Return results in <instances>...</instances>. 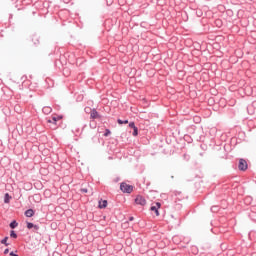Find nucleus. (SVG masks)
I'll use <instances>...</instances> for the list:
<instances>
[{
	"label": "nucleus",
	"mask_w": 256,
	"mask_h": 256,
	"mask_svg": "<svg viewBox=\"0 0 256 256\" xmlns=\"http://www.w3.org/2000/svg\"><path fill=\"white\" fill-rule=\"evenodd\" d=\"M120 190L123 192V193H132L133 191V186L125 183V182H122L120 184Z\"/></svg>",
	"instance_id": "nucleus-1"
},
{
	"label": "nucleus",
	"mask_w": 256,
	"mask_h": 256,
	"mask_svg": "<svg viewBox=\"0 0 256 256\" xmlns=\"http://www.w3.org/2000/svg\"><path fill=\"white\" fill-rule=\"evenodd\" d=\"M159 209H161V203L156 202L155 205L150 207V211H154L156 217H159Z\"/></svg>",
	"instance_id": "nucleus-2"
},
{
	"label": "nucleus",
	"mask_w": 256,
	"mask_h": 256,
	"mask_svg": "<svg viewBox=\"0 0 256 256\" xmlns=\"http://www.w3.org/2000/svg\"><path fill=\"white\" fill-rule=\"evenodd\" d=\"M238 169L240 171H247V161H245V159L239 160Z\"/></svg>",
	"instance_id": "nucleus-3"
},
{
	"label": "nucleus",
	"mask_w": 256,
	"mask_h": 256,
	"mask_svg": "<svg viewBox=\"0 0 256 256\" xmlns=\"http://www.w3.org/2000/svg\"><path fill=\"white\" fill-rule=\"evenodd\" d=\"M135 203L137 205H146L147 204V200H145V198L143 196H137L135 199Z\"/></svg>",
	"instance_id": "nucleus-4"
},
{
	"label": "nucleus",
	"mask_w": 256,
	"mask_h": 256,
	"mask_svg": "<svg viewBox=\"0 0 256 256\" xmlns=\"http://www.w3.org/2000/svg\"><path fill=\"white\" fill-rule=\"evenodd\" d=\"M90 117L92 119H97V117H99V112H97V110H92L90 113Z\"/></svg>",
	"instance_id": "nucleus-5"
},
{
	"label": "nucleus",
	"mask_w": 256,
	"mask_h": 256,
	"mask_svg": "<svg viewBox=\"0 0 256 256\" xmlns=\"http://www.w3.org/2000/svg\"><path fill=\"white\" fill-rule=\"evenodd\" d=\"M25 215L27 217H33V215H35V211H33V209H28L25 211Z\"/></svg>",
	"instance_id": "nucleus-6"
},
{
	"label": "nucleus",
	"mask_w": 256,
	"mask_h": 256,
	"mask_svg": "<svg viewBox=\"0 0 256 256\" xmlns=\"http://www.w3.org/2000/svg\"><path fill=\"white\" fill-rule=\"evenodd\" d=\"M43 113H45V115H49V113H51L52 109L49 106H46L42 109Z\"/></svg>",
	"instance_id": "nucleus-7"
},
{
	"label": "nucleus",
	"mask_w": 256,
	"mask_h": 256,
	"mask_svg": "<svg viewBox=\"0 0 256 256\" xmlns=\"http://www.w3.org/2000/svg\"><path fill=\"white\" fill-rule=\"evenodd\" d=\"M105 207H107V200L99 202V208L100 209H105Z\"/></svg>",
	"instance_id": "nucleus-8"
},
{
	"label": "nucleus",
	"mask_w": 256,
	"mask_h": 256,
	"mask_svg": "<svg viewBox=\"0 0 256 256\" xmlns=\"http://www.w3.org/2000/svg\"><path fill=\"white\" fill-rule=\"evenodd\" d=\"M11 201V196L9 193H6L4 196V203H9Z\"/></svg>",
	"instance_id": "nucleus-9"
},
{
	"label": "nucleus",
	"mask_w": 256,
	"mask_h": 256,
	"mask_svg": "<svg viewBox=\"0 0 256 256\" xmlns=\"http://www.w3.org/2000/svg\"><path fill=\"white\" fill-rule=\"evenodd\" d=\"M17 225H19V223H17V221L13 220L11 223H10V229H15L17 227Z\"/></svg>",
	"instance_id": "nucleus-10"
},
{
	"label": "nucleus",
	"mask_w": 256,
	"mask_h": 256,
	"mask_svg": "<svg viewBox=\"0 0 256 256\" xmlns=\"http://www.w3.org/2000/svg\"><path fill=\"white\" fill-rule=\"evenodd\" d=\"M9 240V237H5L4 239L1 240L2 245H5L6 247H9V243L7 241Z\"/></svg>",
	"instance_id": "nucleus-11"
},
{
	"label": "nucleus",
	"mask_w": 256,
	"mask_h": 256,
	"mask_svg": "<svg viewBox=\"0 0 256 256\" xmlns=\"http://www.w3.org/2000/svg\"><path fill=\"white\" fill-rule=\"evenodd\" d=\"M117 123H118L119 125H127V123H129V120H121V119H118V120H117Z\"/></svg>",
	"instance_id": "nucleus-12"
},
{
	"label": "nucleus",
	"mask_w": 256,
	"mask_h": 256,
	"mask_svg": "<svg viewBox=\"0 0 256 256\" xmlns=\"http://www.w3.org/2000/svg\"><path fill=\"white\" fill-rule=\"evenodd\" d=\"M10 237H11L12 239H17V233H16L14 230H12V231L10 232Z\"/></svg>",
	"instance_id": "nucleus-13"
},
{
	"label": "nucleus",
	"mask_w": 256,
	"mask_h": 256,
	"mask_svg": "<svg viewBox=\"0 0 256 256\" xmlns=\"http://www.w3.org/2000/svg\"><path fill=\"white\" fill-rule=\"evenodd\" d=\"M211 211L212 213H217V211H219V206H212Z\"/></svg>",
	"instance_id": "nucleus-14"
},
{
	"label": "nucleus",
	"mask_w": 256,
	"mask_h": 256,
	"mask_svg": "<svg viewBox=\"0 0 256 256\" xmlns=\"http://www.w3.org/2000/svg\"><path fill=\"white\" fill-rule=\"evenodd\" d=\"M133 130L134 137H137L139 135V130L137 129V127H134Z\"/></svg>",
	"instance_id": "nucleus-15"
},
{
	"label": "nucleus",
	"mask_w": 256,
	"mask_h": 256,
	"mask_svg": "<svg viewBox=\"0 0 256 256\" xmlns=\"http://www.w3.org/2000/svg\"><path fill=\"white\" fill-rule=\"evenodd\" d=\"M35 224L31 223V222H27V229H33Z\"/></svg>",
	"instance_id": "nucleus-16"
},
{
	"label": "nucleus",
	"mask_w": 256,
	"mask_h": 256,
	"mask_svg": "<svg viewBox=\"0 0 256 256\" xmlns=\"http://www.w3.org/2000/svg\"><path fill=\"white\" fill-rule=\"evenodd\" d=\"M111 135V130L106 129V132L104 133V137H109Z\"/></svg>",
	"instance_id": "nucleus-17"
},
{
	"label": "nucleus",
	"mask_w": 256,
	"mask_h": 256,
	"mask_svg": "<svg viewBox=\"0 0 256 256\" xmlns=\"http://www.w3.org/2000/svg\"><path fill=\"white\" fill-rule=\"evenodd\" d=\"M32 229L35 233H37V231H39V225H34Z\"/></svg>",
	"instance_id": "nucleus-18"
},
{
	"label": "nucleus",
	"mask_w": 256,
	"mask_h": 256,
	"mask_svg": "<svg viewBox=\"0 0 256 256\" xmlns=\"http://www.w3.org/2000/svg\"><path fill=\"white\" fill-rule=\"evenodd\" d=\"M49 123H57V117H53L52 120H49Z\"/></svg>",
	"instance_id": "nucleus-19"
},
{
	"label": "nucleus",
	"mask_w": 256,
	"mask_h": 256,
	"mask_svg": "<svg viewBox=\"0 0 256 256\" xmlns=\"http://www.w3.org/2000/svg\"><path fill=\"white\" fill-rule=\"evenodd\" d=\"M129 127H131V129H135V127H136V126H135V122H130V123H129Z\"/></svg>",
	"instance_id": "nucleus-20"
},
{
	"label": "nucleus",
	"mask_w": 256,
	"mask_h": 256,
	"mask_svg": "<svg viewBox=\"0 0 256 256\" xmlns=\"http://www.w3.org/2000/svg\"><path fill=\"white\" fill-rule=\"evenodd\" d=\"M87 192H88L87 188H82L81 189V193H87Z\"/></svg>",
	"instance_id": "nucleus-21"
},
{
	"label": "nucleus",
	"mask_w": 256,
	"mask_h": 256,
	"mask_svg": "<svg viewBox=\"0 0 256 256\" xmlns=\"http://www.w3.org/2000/svg\"><path fill=\"white\" fill-rule=\"evenodd\" d=\"M7 253H9V248H6V249L4 250V255H7Z\"/></svg>",
	"instance_id": "nucleus-22"
},
{
	"label": "nucleus",
	"mask_w": 256,
	"mask_h": 256,
	"mask_svg": "<svg viewBox=\"0 0 256 256\" xmlns=\"http://www.w3.org/2000/svg\"><path fill=\"white\" fill-rule=\"evenodd\" d=\"M10 256H19V255L15 254V252H10Z\"/></svg>",
	"instance_id": "nucleus-23"
},
{
	"label": "nucleus",
	"mask_w": 256,
	"mask_h": 256,
	"mask_svg": "<svg viewBox=\"0 0 256 256\" xmlns=\"http://www.w3.org/2000/svg\"><path fill=\"white\" fill-rule=\"evenodd\" d=\"M133 219H134L133 216H131V217L129 218V221H133Z\"/></svg>",
	"instance_id": "nucleus-24"
},
{
	"label": "nucleus",
	"mask_w": 256,
	"mask_h": 256,
	"mask_svg": "<svg viewBox=\"0 0 256 256\" xmlns=\"http://www.w3.org/2000/svg\"><path fill=\"white\" fill-rule=\"evenodd\" d=\"M252 210H253V211H256V207L254 206V207L252 208Z\"/></svg>",
	"instance_id": "nucleus-25"
}]
</instances>
